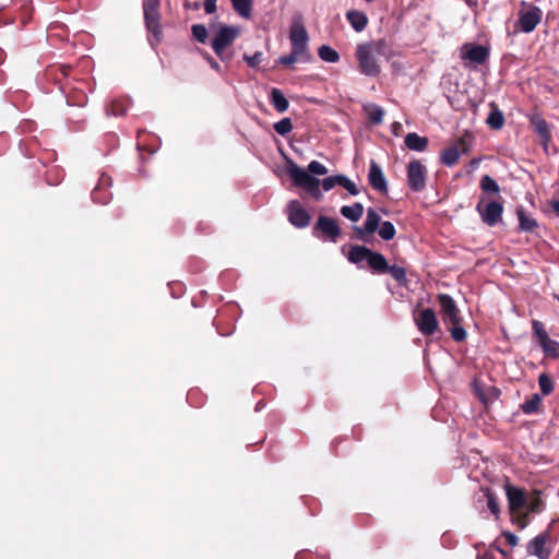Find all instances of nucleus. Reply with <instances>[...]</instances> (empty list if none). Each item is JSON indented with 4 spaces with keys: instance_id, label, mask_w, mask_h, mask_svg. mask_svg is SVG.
Segmentation results:
<instances>
[{
    "instance_id": "nucleus-1",
    "label": "nucleus",
    "mask_w": 559,
    "mask_h": 559,
    "mask_svg": "<svg viewBox=\"0 0 559 559\" xmlns=\"http://www.w3.org/2000/svg\"><path fill=\"white\" fill-rule=\"evenodd\" d=\"M392 55V47L384 38L360 43L355 51L359 71L370 78H377L381 73L378 57H384L386 60H390Z\"/></svg>"
},
{
    "instance_id": "nucleus-2",
    "label": "nucleus",
    "mask_w": 559,
    "mask_h": 559,
    "mask_svg": "<svg viewBox=\"0 0 559 559\" xmlns=\"http://www.w3.org/2000/svg\"><path fill=\"white\" fill-rule=\"evenodd\" d=\"M288 175L292 178L296 187L302 188L316 201L322 199V192L320 190V180L313 175H325L328 168L318 160H312L308 165V169L299 167L295 163H290L287 168Z\"/></svg>"
},
{
    "instance_id": "nucleus-3",
    "label": "nucleus",
    "mask_w": 559,
    "mask_h": 559,
    "mask_svg": "<svg viewBox=\"0 0 559 559\" xmlns=\"http://www.w3.org/2000/svg\"><path fill=\"white\" fill-rule=\"evenodd\" d=\"M437 301L440 306V316L451 337L455 342H463L467 333L463 328V317L455 300L448 294H438Z\"/></svg>"
},
{
    "instance_id": "nucleus-4",
    "label": "nucleus",
    "mask_w": 559,
    "mask_h": 559,
    "mask_svg": "<svg viewBox=\"0 0 559 559\" xmlns=\"http://www.w3.org/2000/svg\"><path fill=\"white\" fill-rule=\"evenodd\" d=\"M159 7L160 0H145L143 4L147 41L153 48L157 47L164 38Z\"/></svg>"
},
{
    "instance_id": "nucleus-5",
    "label": "nucleus",
    "mask_w": 559,
    "mask_h": 559,
    "mask_svg": "<svg viewBox=\"0 0 559 559\" xmlns=\"http://www.w3.org/2000/svg\"><path fill=\"white\" fill-rule=\"evenodd\" d=\"M72 71V67L68 64L52 66L48 70L49 75H53L55 80L60 84L61 92L67 97V103L71 106H84L87 103V95L83 91L70 87L68 78Z\"/></svg>"
},
{
    "instance_id": "nucleus-6",
    "label": "nucleus",
    "mask_w": 559,
    "mask_h": 559,
    "mask_svg": "<svg viewBox=\"0 0 559 559\" xmlns=\"http://www.w3.org/2000/svg\"><path fill=\"white\" fill-rule=\"evenodd\" d=\"M347 260L357 265L362 261H366L372 273L376 274H385L388 270V261L384 255L380 252L372 251L365 246H350L347 253Z\"/></svg>"
},
{
    "instance_id": "nucleus-7",
    "label": "nucleus",
    "mask_w": 559,
    "mask_h": 559,
    "mask_svg": "<svg viewBox=\"0 0 559 559\" xmlns=\"http://www.w3.org/2000/svg\"><path fill=\"white\" fill-rule=\"evenodd\" d=\"M342 229L335 218L320 215L312 227V236L323 241L336 242Z\"/></svg>"
},
{
    "instance_id": "nucleus-8",
    "label": "nucleus",
    "mask_w": 559,
    "mask_h": 559,
    "mask_svg": "<svg viewBox=\"0 0 559 559\" xmlns=\"http://www.w3.org/2000/svg\"><path fill=\"white\" fill-rule=\"evenodd\" d=\"M472 140V133L465 132L453 144L442 151L440 156L441 163L445 166H454L459 162L461 155L469 152Z\"/></svg>"
},
{
    "instance_id": "nucleus-9",
    "label": "nucleus",
    "mask_w": 559,
    "mask_h": 559,
    "mask_svg": "<svg viewBox=\"0 0 559 559\" xmlns=\"http://www.w3.org/2000/svg\"><path fill=\"white\" fill-rule=\"evenodd\" d=\"M413 320L424 336H432L439 331V322L436 312L431 308H416L413 311Z\"/></svg>"
},
{
    "instance_id": "nucleus-10",
    "label": "nucleus",
    "mask_w": 559,
    "mask_h": 559,
    "mask_svg": "<svg viewBox=\"0 0 559 559\" xmlns=\"http://www.w3.org/2000/svg\"><path fill=\"white\" fill-rule=\"evenodd\" d=\"M238 28L229 25H222L217 34L212 40V48L214 52L224 60L223 53L225 49L234 43L238 36Z\"/></svg>"
},
{
    "instance_id": "nucleus-11",
    "label": "nucleus",
    "mask_w": 559,
    "mask_h": 559,
    "mask_svg": "<svg viewBox=\"0 0 559 559\" xmlns=\"http://www.w3.org/2000/svg\"><path fill=\"white\" fill-rule=\"evenodd\" d=\"M427 168L418 159L407 165V185L412 191L419 192L426 187Z\"/></svg>"
},
{
    "instance_id": "nucleus-12",
    "label": "nucleus",
    "mask_w": 559,
    "mask_h": 559,
    "mask_svg": "<svg viewBox=\"0 0 559 559\" xmlns=\"http://www.w3.org/2000/svg\"><path fill=\"white\" fill-rule=\"evenodd\" d=\"M476 211L479 213L481 221L492 227L501 222L503 204L499 201H490L484 205V200L481 199L476 205Z\"/></svg>"
},
{
    "instance_id": "nucleus-13",
    "label": "nucleus",
    "mask_w": 559,
    "mask_h": 559,
    "mask_svg": "<svg viewBox=\"0 0 559 559\" xmlns=\"http://www.w3.org/2000/svg\"><path fill=\"white\" fill-rule=\"evenodd\" d=\"M287 216L289 223L296 228H306L311 221L309 212L297 200H293L288 203Z\"/></svg>"
},
{
    "instance_id": "nucleus-14",
    "label": "nucleus",
    "mask_w": 559,
    "mask_h": 559,
    "mask_svg": "<svg viewBox=\"0 0 559 559\" xmlns=\"http://www.w3.org/2000/svg\"><path fill=\"white\" fill-rule=\"evenodd\" d=\"M308 33L301 22H294L289 31V40L292 49L308 55Z\"/></svg>"
},
{
    "instance_id": "nucleus-15",
    "label": "nucleus",
    "mask_w": 559,
    "mask_h": 559,
    "mask_svg": "<svg viewBox=\"0 0 559 559\" xmlns=\"http://www.w3.org/2000/svg\"><path fill=\"white\" fill-rule=\"evenodd\" d=\"M528 120H530L533 131L539 138V143L543 145L544 150L547 152L548 145L552 140V135H551V131L549 129L548 122L538 112L532 114L528 117Z\"/></svg>"
},
{
    "instance_id": "nucleus-16",
    "label": "nucleus",
    "mask_w": 559,
    "mask_h": 559,
    "mask_svg": "<svg viewBox=\"0 0 559 559\" xmlns=\"http://www.w3.org/2000/svg\"><path fill=\"white\" fill-rule=\"evenodd\" d=\"M543 11L535 5H532L528 11L519 13V26L523 33L533 32L540 23Z\"/></svg>"
},
{
    "instance_id": "nucleus-17",
    "label": "nucleus",
    "mask_w": 559,
    "mask_h": 559,
    "mask_svg": "<svg viewBox=\"0 0 559 559\" xmlns=\"http://www.w3.org/2000/svg\"><path fill=\"white\" fill-rule=\"evenodd\" d=\"M549 539L550 533L548 531L538 534L528 543V554L536 556L538 559H549L551 549L546 547V544Z\"/></svg>"
},
{
    "instance_id": "nucleus-18",
    "label": "nucleus",
    "mask_w": 559,
    "mask_h": 559,
    "mask_svg": "<svg viewBox=\"0 0 559 559\" xmlns=\"http://www.w3.org/2000/svg\"><path fill=\"white\" fill-rule=\"evenodd\" d=\"M368 181L373 190L380 193L388 192V183L384 174L381 167L374 160L370 162Z\"/></svg>"
},
{
    "instance_id": "nucleus-19",
    "label": "nucleus",
    "mask_w": 559,
    "mask_h": 559,
    "mask_svg": "<svg viewBox=\"0 0 559 559\" xmlns=\"http://www.w3.org/2000/svg\"><path fill=\"white\" fill-rule=\"evenodd\" d=\"M111 186V178L107 175L99 177L97 186L92 191V199L95 203L107 204L111 199L108 188Z\"/></svg>"
},
{
    "instance_id": "nucleus-20",
    "label": "nucleus",
    "mask_w": 559,
    "mask_h": 559,
    "mask_svg": "<svg viewBox=\"0 0 559 559\" xmlns=\"http://www.w3.org/2000/svg\"><path fill=\"white\" fill-rule=\"evenodd\" d=\"M462 58L475 64H484L489 58V49L481 45H465Z\"/></svg>"
},
{
    "instance_id": "nucleus-21",
    "label": "nucleus",
    "mask_w": 559,
    "mask_h": 559,
    "mask_svg": "<svg viewBox=\"0 0 559 559\" xmlns=\"http://www.w3.org/2000/svg\"><path fill=\"white\" fill-rule=\"evenodd\" d=\"M506 495L508 498L509 508L511 512L523 509L527 503L525 491L521 488L514 487L512 485H507Z\"/></svg>"
},
{
    "instance_id": "nucleus-22",
    "label": "nucleus",
    "mask_w": 559,
    "mask_h": 559,
    "mask_svg": "<svg viewBox=\"0 0 559 559\" xmlns=\"http://www.w3.org/2000/svg\"><path fill=\"white\" fill-rule=\"evenodd\" d=\"M131 104L132 103L128 96H118L109 103L106 107V111L108 115L116 117L124 116Z\"/></svg>"
},
{
    "instance_id": "nucleus-23",
    "label": "nucleus",
    "mask_w": 559,
    "mask_h": 559,
    "mask_svg": "<svg viewBox=\"0 0 559 559\" xmlns=\"http://www.w3.org/2000/svg\"><path fill=\"white\" fill-rule=\"evenodd\" d=\"M346 20L356 32H362L368 25V16L358 10H349Z\"/></svg>"
},
{
    "instance_id": "nucleus-24",
    "label": "nucleus",
    "mask_w": 559,
    "mask_h": 559,
    "mask_svg": "<svg viewBox=\"0 0 559 559\" xmlns=\"http://www.w3.org/2000/svg\"><path fill=\"white\" fill-rule=\"evenodd\" d=\"M405 145L407 148L416 152H424L427 150L429 141L426 136H420L415 132L408 133L405 136Z\"/></svg>"
},
{
    "instance_id": "nucleus-25",
    "label": "nucleus",
    "mask_w": 559,
    "mask_h": 559,
    "mask_svg": "<svg viewBox=\"0 0 559 559\" xmlns=\"http://www.w3.org/2000/svg\"><path fill=\"white\" fill-rule=\"evenodd\" d=\"M270 103L274 109L281 114L285 112L289 107L287 98L284 96L283 92L276 87L272 88L270 93Z\"/></svg>"
},
{
    "instance_id": "nucleus-26",
    "label": "nucleus",
    "mask_w": 559,
    "mask_h": 559,
    "mask_svg": "<svg viewBox=\"0 0 559 559\" xmlns=\"http://www.w3.org/2000/svg\"><path fill=\"white\" fill-rule=\"evenodd\" d=\"M516 215L521 230L532 233L537 227L536 219L528 216L523 206L516 207Z\"/></svg>"
},
{
    "instance_id": "nucleus-27",
    "label": "nucleus",
    "mask_w": 559,
    "mask_h": 559,
    "mask_svg": "<svg viewBox=\"0 0 559 559\" xmlns=\"http://www.w3.org/2000/svg\"><path fill=\"white\" fill-rule=\"evenodd\" d=\"M364 205L356 202L353 205H343L340 212L345 218L352 222H358L364 214Z\"/></svg>"
},
{
    "instance_id": "nucleus-28",
    "label": "nucleus",
    "mask_w": 559,
    "mask_h": 559,
    "mask_svg": "<svg viewBox=\"0 0 559 559\" xmlns=\"http://www.w3.org/2000/svg\"><path fill=\"white\" fill-rule=\"evenodd\" d=\"M491 108L486 122L492 130H500L504 124L503 112L493 103H491Z\"/></svg>"
},
{
    "instance_id": "nucleus-29",
    "label": "nucleus",
    "mask_w": 559,
    "mask_h": 559,
    "mask_svg": "<svg viewBox=\"0 0 559 559\" xmlns=\"http://www.w3.org/2000/svg\"><path fill=\"white\" fill-rule=\"evenodd\" d=\"M233 9L243 19H251L253 0H230Z\"/></svg>"
},
{
    "instance_id": "nucleus-30",
    "label": "nucleus",
    "mask_w": 559,
    "mask_h": 559,
    "mask_svg": "<svg viewBox=\"0 0 559 559\" xmlns=\"http://www.w3.org/2000/svg\"><path fill=\"white\" fill-rule=\"evenodd\" d=\"M365 230L369 233H376L381 225V217L373 207L367 210V216L365 221Z\"/></svg>"
},
{
    "instance_id": "nucleus-31",
    "label": "nucleus",
    "mask_w": 559,
    "mask_h": 559,
    "mask_svg": "<svg viewBox=\"0 0 559 559\" xmlns=\"http://www.w3.org/2000/svg\"><path fill=\"white\" fill-rule=\"evenodd\" d=\"M364 110L366 111L369 121L372 124H381L383 121L384 110L377 105H367L364 106Z\"/></svg>"
},
{
    "instance_id": "nucleus-32",
    "label": "nucleus",
    "mask_w": 559,
    "mask_h": 559,
    "mask_svg": "<svg viewBox=\"0 0 559 559\" xmlns=\"http://www.w3.org/2000/svg\"><path fill=\"white\" fill-rule=\"evenodd\" d=\"M309 59V56H306L299 51H296L294 49L290 50L289 55L282 56L278 59V63L289 68L297 61H307Z\"/></svg>"
},
{
    "instance_id": "nucleus-33",
    "label": "nucleus",
    "mask_w": 559,
    "mask_h": 559,
    "mask_svg": "<svg viewBox=\"0 0 559 559\" xmlns=\"http://www.w3.org/2000/svg\"><path fill=\"white\" fill-rule=\"evenodd\" d=\"M319 57L326 62L335 63L340 60L338 52L330 46L322 45L318 49Z\"/></svg>"
},
{
    "instance_id": "nucleus-34",
    "label": "nucleus",
    "mask_w": 559,
    "mask_h": 559,
    "mask_svg": "<svg viewBox=\"0 0 559 559\" xmlns=\"http://www.w3.org/2000/svg\"><path fill=\"white\" fill-rule=\"evenodd\" d=\"M542 405V397L538 394H534L530 400L525 401L521 405V409L524 414L537 413Z\"/></svg>"
},
{
    "instance_id": "nucleus-35",
    "label": "nucleus",
    "mask_w": 559,
    "mask_h": 559,
    "mask_svg": "<svg viewBox=\"0 0 559 559\" xmlns=\"http://www.w3.org/2000/svg\"><path fill=\"white\" fill-rule=\"evenodd\" d=\"M386 273H389L400 285H406L407 277H406V270L403 266L400 265H389Z\"/></svg>"
},
{
    "instance_id": "nucleus-36",
    "label": "nucleus",
    "mask_w": 559,
    "mask_h": 559,
    "mask_svg": "<svg viewBox=\"0 0 559 559\" xmlns=\"http://www.w3.org/2000/svg\"><path fill=\"white\" fill-rule=\"evenodd\" d=\"M546 356L558 358L559 357V342L548 337L540 345Z\"/></svg>"
},
{
    "instance_id": "nucleus-37",
    "label": "nucleus",
    "mask_w": 559,
    "mask_h": 559,
    "mask_svg": "<svg viewBox=\"0 0 559 559\" xmlns=\"http://www.w3.org/2000/svg\"><path fill=\"white\" fill-rule=\"evenodd\" d=\"M378 233L379 236L385 241L392 240L396 235L394 225L389 221L381 223L378 228Z\"/></svg>"
},
{
    "instance_id": "nucleus-38",
    "label": "nucleus",
    "mask_w": 559,
    "mask_h": 559,
    "mask_svg": "<svg viewBox=\"0 0 559 559\" xmlns=\"http://www.w3.org/2000/svg\"><path fill=\"white\" fill-rule=\"evenodd\" d=\"M479 186H480V189L483 190V192H485V193L486 192H491V193L500 192L499 185L489 175H485L481 177Z\"/></svg>"
},
{
    "instance_id": "nucleus-39",
    "label": "nucleus",
    "mask_w": 559,
    "mask_h": 559,
    "mask_svg": "<svg viewBox=\"0 0 559 559\" xmlns=\"http://www.w3.org/2000/svg\"><path fill=\"white\" fill-rule=\"evenodd\" d=\"M276 133L282 136H286L293 130V123L289 118H283L280 121L275 122L273 126Z\"/></svg>"
},
{
    "instance_id": "nucleus-40",
    "label": "nucleus",
    "mask_w": 559,
    "mask_h": 559,
    "mask_svg": "<svg viewBox=\"0 0 559 559\" xmlns=\"http://www.w3.org/2000/svg\"><path fill=\"white\" fill-rule=\"evenodd\" d=\"M538 384L544 395H549L554 391L552 379L547 373H542L538 377Z\"/></svg>"
},
{
    "instance_id": "nucleus-41",
    "label": "nucleus",
    "mask_w": 559,
    "mask_h": 559,
    "mask_svg": "<svg viewBox=\"0 0 559 559\" xmlns=\"http://www.w3.org/2000/svg\"><path fill=\"white\" fill-rule=\"evenodd\" d=\"M532 329L534 335L538 340V344L540 345L544 341H546L549 336L548 333L545 330L544 324L540 321L533 320L532 322Z\"/></svg>"
},
{
    "instance_id": "nucleus-42",
    "label": "nucleus",
    "mask_w": 559,
    "mask_h": 559,
    "mask_svg": "<svg viewBox=\"0 0 559 559\" xmlns=\"http://www.w3.org/2000/svg\"><path fill=\"white\" fill-rule=\"evenodd\" d=\"M191 32L194 39L202 44H204L209 37L207 29L202 24L192 25Z\"/></svg>"
},
{
    "instance_id": "nucleus-43",
    "label": "nucleus",
    "mask_w": 559,
    "mask_h": 559,
    "mask_svg": "<svg viewBox=\"0 0 559 559\" xmlns=\"http://www.w3.org/2000/svg\"><path fill=\"white\" fill-rule=\"evenodd\" d=\"M543 500L540 498V492L538 490L533 491V497L530 499L528 502V510L533 513H538L542 511L543 508Z\"/></svg>"
},
{
    "instance_id": "nucleus-44",
    "label": "nucleus",
    "mask_w": 559,
    "mask_h": 559,
    "mask_svg": "<svg viewBox=\"0 0 559 559\" xmlns=\"http://www.w3.org/2000/svg\"><path fill=\"white\" fill-rule=\"evenodd\" d=\"M486 498H487V504H488V509L490 510V512L492 514H495L496 516L499 515L500 513V506H499V501H498V498L496 497V495L488 490L486 492Z\"/></svg>"
},
{
    "instance_id": "nucleus-45",
    "label": "nucleus",
    "mask_w": 559,
    "mask_h": 559,
    "mask_svg": "<svg viewBox=\"0 0 559 559\" xmlns=\"http://www.w3.org/2000/svg\"><path fill=\"white\" fill-rule=\"evenodd\" d=\"M353 233H354V238H356L365 243L369 242L371 236L373 235V233H369V231L365 230V224H362V226H355L353 228Z\"/></svg>"
},
{
    "instance_id": "nucleus-46",
    "label": "nucleus",
    "mask_w": 559,
    "mask_h": 559,
    "mask_svg": "<svg viewBox=\"0 0 559 559\" xmlns=\"http://www.w3.org/2000/svg\"><path fill=\"white\" fill-rule=\"evenodd\" d=\"M62 179V170L59 169L57 166L48 170L46 180L49 185L56 186L58 185Z\"/></svg>"
},
{
    "instance_id": "nucleus-47",
    "label": "nucleus",
    "mask_w": 559,
    "mask_h": 559,
    "mask_svg": "<svg viewBox=\"0 0 559 559\" xmlns=\"http://www.w3.org/2000/svg\"><path fill=\"white\" fill-rule=\"evenodd\" d=\"M340 186L345 188L352 195H357L359 193V190L357 189L356 185L345 175H341Z\"/></svg>"
},
{
    "instance_id": "nucleus-48",
    "label": "nucleus",
    "mask_w": 559,
    "mask_h": 559,
    "mask_svg": "<svg viewBox=\"0 0 559 559\" xmlns=\"http://www.w3.org/2000/svg\"><path fill=\"white\" fill-rule=\"evenodd\" d=\"M341 181V175L330 176L324 178L320 183L322 185V188L324 191H329L332 188H334L336 185L340 186Z\"/></svg>"
},
{
    "instance_id": "nucleus-49",
    "label": "nucleus",
    "mask_w": 559,
    "mask_h": 559,
    "mask_svg": "<svg viewBox=\"0 0 559 559\" xmlns=\"http://www.w3.org/2000/svg\"><path fill=\"white\" fill-rule=\"evenodd\" d=\"M243 59L250 68H255L262 62L263 53L261 51H257L252 56L243 55Z\"/></svg>"
},
{
    "instance_id": "nucleus-50",
    "label": "nucleus",
    "mask_w": 559,
    "mask_h": 559,
    "mask_svg": "<svg viewBox=\"0 0 559 559\" xmlns=\"http://www.w3.org/2000/svg\"><path fill=\"white\" fill-rule=\"evenodd\" d=\"M216 1L217 0H204L203 7L205 13L213 14L216 11Z\"/></svg>"
},
{
    "instance_id": "nucleus-51",
    "label": "nucleus",
    "mask_w": 559,
    "mask_h": 559,
    "mask_svg": "<svg viewBox=\"0 0 559 559\" xmlns=\"http://www.w3.org/2000/svg\"><path fill=\"white\" fill-rule=\"evenodd\" d=\"M183 7L188 10L198 11L201 9V0H185Z\"/></svg>"
},
{
    "instance_id": "nucleus-52",
    "label": "nucleus",
    "mask_w": 559,
    "mask_h": 559,
    "mask_svg": "<svg viewBox=\"0 0 559 559\" xmlns=\"http://www.w3.org/2000/svg\"><path fill=\"white\" fill-rule=\"evenodd\" d=\"M512 521L514 523H516L518 526L522 530V528H524L527 525V522H528L527 514H525V513L519 514L515 518H513Z\"/></svg>"
},
{
    "instance_id": "nucleus-53",
    "label": "nucleus",
    "mask_w": 559,
    "mask_h": 559,
    "mask_svg": "<svg viewBox=\"0 0 559 559\" xmlns=\"http://www.w3.org/2000/svg\"><path fill=\"white\" fill-rule=\"evenodd\" d=\"M504 536V538L507 539L508 544L511 546V547H514L518 545L519 543V538L515 534L511 533V532H503L502 534Z\"/></svg>"
},
{
    "instance_id": "nucleus-54",
    "label": "nucleus",
    "mask_w": 559,
    "mask_h": 559,
    "mask_svg": "<svg viewBox=\"0 0 559 559\" xmlns=\"http://www.w3.org/2000/svg\"><path fill=\"white\" fill-rule=\"evenodd\" d=\"M206 60L209 61V63L212 67V69H214L215 71H218V72L221 71V66L210 55H206Z\"/></svg>"
},
{
    "instance_id": "nucleus-55",
    "label": "nucleus",
    "mask_w": 559,
    "mask_h": 559,
    "mask_svg": "<svg viewBox=\"0 0 559 559\" xmlns=\"http://www.w3.org/2000/svg\"><path fill=\"white\" fill-rule=\"evenodd\" d=\"M551 209L559 216V201H554L551 203Z\"/></svg>"
},
{
    "instance_id": "nucleus-56",
    "label": "nucleus",
    "mask_w": 559,
    "mask_h": 559,
    "mask_svg": "<svg viewBox=\"0 0 559 559\" xmlns=\"http://www.w3.org/2000/svg\"><path fill=\"white\" fill-rule=\"evenodd\" d=\"M476 559H495V557L486 552L483 556H477Z\"/></svg>"
},
{
    "instance_id": "nucleus-57",
    "label": "nucleus",
    "mask_w": 559,
    "mask_h": 559,
    "mask_svg": "<svg viewBox=\"0 0 559 559\" xmlns=\"http://www.w3.org/2000/svg\"><path fill=\"white\" fill-rule=\"evenodd\" d=\"M471 165H472V166H474V167H476V166L478 165V159H475V158H474V159L471 162Z\"/></svg>"
},
{
    "instance_id": "nucleus-58",
    "label": "nucleus",
    "mask_w": 559,
    "mask_h": 559,
    "mask_svg": "<svg viewBox=\"0 0 559 559\" xmlns=\"http://www.w3.org/2000/svg\"><path fill=\"white\" fill-rule=\"evenodd\" d=\"M469 7L475 4V2H473L472 0H464Z\"/></svg>"
},
{
    "instance_id": "nucleus-59",
    "label": "nucleus",
    "mask_w": 559,
    "mask_h": 559,
    "mask_svg": "<svg viewBox=\"0 0 559 559\" xmlns=\"http://www.w3.org/2000/svg\"><path fill=\"white\" fill-rule=\"evenodd\" d=\"M397 128H401V124L400 123H394V130H397Z\"/></svg>"
},
{
    "instance_id": "nucleus-60",
    "label": "nucleus",
    "mask_w": 559,
    "mask_h": 559,
    "mask_svg": "<svg viewBox=\"0 0 559 559\" xmlns=\"http://www.w3.org/2000/svg\"><path fill=\"white\" fill-rule=\"evenodd\" d=\"M397 128H401V124L400 123H394V130H397Z\"/></svg>"
},
{
    "instance_id": "nucleus-61",
    "label": "nucleus",
    "mask_w": 559,
    "mask_h": 559,
    "mask_svg": "<svg viewBox=\"0 0 559 559\" xmlns=\"http://www.w3.org/2000/svg\"><path fill=\"white\" fill-rule=\"evenodd\" d=\"M135 134H136V139H139V138H140V129H138V130L135 131Z\"/></svg>"
},
{
    "instance_id": "nucleus-62",
    "label": "nucleus",
    "mask_w": 559,
    "mask_h": 559,
    "mask_svg": "<svg viewBox=\"0 0 559 559\" xmlns=\"http://www.w3.org/2000/svg\"><path fill=\"white\" fill-rule=\"evenodd\" d=\"M135 148L140 150V142L139 141H136V143H135Z\"/></svg>"
}]
</instances>
